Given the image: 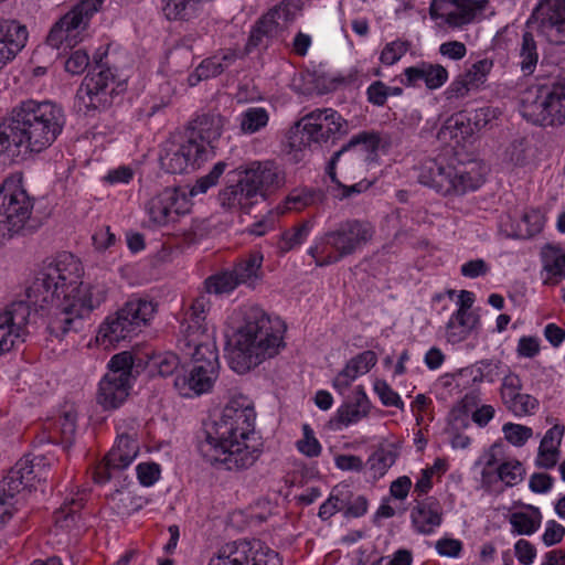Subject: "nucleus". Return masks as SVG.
<instances>
[{"instance_id": "7ed1b4c3", "label": "nucleus", "mask_w": 565, "mask_h": 565, "mask_svg": "<svg viewBox=\"0 0 565 565\" xmlns=\"http://www.w3.org/2000/svg\"><path fill=\"white\" fill-rule=\"evenodd\" d=\"M66 124L63 107L51 100L25 99L13 107L8 124L0 125L1 151L14 157L41 152L52 146Z\"/></svg>"}, {"instance_id": "09e8293b", "label": "nucleus", "mask_w": 565, "mask_h": 565, "mask_svg": "<svg viewBox=\"0 0 565 565\" xmlns=\"http://www.w3.org/2000/svg\"><path fill=\"white\" fill-rule=\"evenodd\" d=\"M492 67V60L482 58L471 64V66L461 75L466 78L470 87L476 90L487 82L488 75L490 74Z\"/></svg>"}, {"instance_id": "a19ab883", "label": "nucleus", "mask_w": 565, "mask_h": 565, "mask_svg": "<svg viewBox=\"0 0 565 565\" xmlns=\"http://www.w3.org/2000/svg\"><path fill=\"white\" fill-rule=\"evenodd\" d=\"M110 504L118 515L127 516L141 510L146 504V500L130 490L122 489L116 490L110 495Z\"/></svg>"}, {"instance_id": "bb28decb", "label": "nucleus", "mask_w": 565, "mask_h": 565, "mask_svg": "<svg viewBox=\"0 0 565 565\" xmlns=\"http://www.w3.org/2000/svg\"><path fill=\"white\" fill-rule=\"evenodd\" d=\"M130 388L131 381L115 373H106L98 385L97 403L104 409H116L125 403Z\"/></svg>"}, {"instance_id": "f704fd0d", "label": "nucleus", "mask_w": 565, "mask_h": 565, "mask_svg": "<svg viewBox=\"0 0 565 565\" xmlns=\"http://www.w3.org/2000/svg\"><path fill=\"white\" fill-rule=\"evenodd\" d=\"M370 412V401L361 386L356 388L353 402L341 405L337 412V420L343 426L355 424L366 417Z\"/></svg>"}, {"instance_id": "20e7f679", "label": "nucleus", "mask_w": 565, "mask_h": 565, "mask_svg": "<svg viewBox=\"0 0 565 565\" xmlns=\"http://www.w3.org/2000/svg\"><path fill=\"white\" fill-rule=\"evenodd\" d=\"M74 281L76 264L72 257L64 256L56 265L43 266L25 291V300L12 302L0 313V355L11 351L25 340V327L31 311L38 312L54 300L56 279Z\"/></svg>"}, {"instance_id": "72a5a7b5", "label": "nucleus", "mask_w": 565, "mask_h": 565, "mask_svg": "<svg viewBox=\"0 0 565 565\" xmlns=\"http://www.w3.org/2000/svg\"><path fill=\"white\" fill-rule=\"evenodd\" d=\"M479 315H462L454 312L446 326V338L449 343L456 344L465 341L479 328Z\"/></svg>"}, {"instance_id": "69168bd1", "label": "nucleus", "mask_w": 565, "mask_h": 565, "mask_svg": "<svg viewBox=\"0 0 565 565\" xmlns=\"http://www.w3.org/2000/svg\"><path fill=\"white\" fill-rule=\"evenodd\" d=\"M210 307L211 301L209 297H206L205 295H200L193 300L189 311L186 312L185 319L189 321H193L195 323H207L206 315L207 311L210 310Z\"/></svg>"}, {"instance_id": "79ce46f5", "label": "nucleus", "mask_w": 565, "mask_h": 565, "mask_svg": "<svg viewBox=\"0 0 565 565\" xmlns=\"http://www.w3.org/2000/svg\"><path fill=\"white\" fill-rule=\"evenodd\" d=\"M313 223L311 221H303L294 227L286 230L281 233L277 242L279 253L286 254L296 247H299L309 236Z\"/></svg>"}, {"instance_id": "338daca9", "label": "nucleus", "mask_w": 565, "mask_h": 565, "mask_svg": "<svg viewBox=\"0 0 565 565\" xmlns=\"http://www.w3.org/2000/svg\"><path fill=\"white\" fill-rule=\"evenodd\" d=\"M435 548L439 556L457 558L463 550V544L460 540L444 536L436 541Z\"/></svg>"}, {"instance_id": "a211bd4d", "label": "nucleus", "mask_w": 565, "mask_h": 565, "mask_svg": "<svg viewBox=\"0 0 565 565\" xmlns=\"http://www.w3.org/2000/svg\"><path fill=\"white\" fill-rule=\"evenodd\" d=\"M239 175L245 186L256 192L259 201H265L285 183L284 172L270 160L252 161L239 168Z\"/></svg>"}, {"instance_id": "ddd939ff", "label": "nucleus", "mask_w": 565, "mask_h": 565, "mask_svg": "<svg viewBox=\"0 0 565 565\" xmlns=\"http://www.w3.org/2000/svg\"><path fill=\"white\" fill-rule=\"evenodd\" d=\"M105 0H83L52 26L46 43L54 49H72L84 39L92 17Z\"/></svg>"}, {"instance_id": "5fc2aeb1", "label": "nucleus", "mask_w": 565, "mask_h": 565, "mask_svg": "<svg viewBox=\"0 0 565 565\" xmlns=\"http://www.w3.org/2000/svg\"><path fill=\"white\" fill-rule=\"evenodd\" d=\"M296 446L299 452L309 458L318 457L322 450L319 440L315 437V433L308 424L302 426V438L297 440Z\"/></svg>"}, {"instance_id": "f03ea898", "label": "nucleus", "mask_w": 565, "mask_h": 565, "mask_svg": "<svg viewBox=\"0 0 565 565\" xmlns=\"http://www.w3.org/2000/svg\"><path fill=\"white\" fill-rule=\"evenodd\" d=\"M231 319L242 320L228 337L227 359L232 370L244 374L264 361L276 356L285 347V324L264 309L249 306L236 309Z\"/></svg>"}, {"instance_id": "13d9d810", "label": "nucleus", "mask_w": 565, "mask_h": 565, "mask_svg": "<svg viewBox=\"0 0 565 565\" xmlns=\"http://www.w3.org/2000/svg\"><path fill=\"white\" fill-rule=\"evenodd\" d=\"M502 430L505 439L516 447H522L533 436L531 427L514 423L504 424Z\"/></svg>"}, {"instance_id": "a878e982", "label": "nucleus", "mask_w": 565, "mask_h": 565, "mask_svg": "<svg viewBox=\"0 0 565 565\" xmlns=\"http://www.w3.org/2000/svg\"><path fill=\"white\" fill-rule=\"evenodd\" d=\"M411 520L414 530L423 535H430L443 522V508L434 497L416 500L411 511Z\"/></svg>"}, {"instance_id": "ea45409f", "label": "nucleus", "mask_w": 565, "mask_h": 565, "mask_svg": "<svg viewBox=\"0 0 565 565\" xmlns=\"http://www.w3.org/2000/svg\"><path fill=\"white\" fill-rule=\"evenodd\" d=\"M269 122V113L259 106L248 107L238 116L239 131L243 135H254L264 130Z\"/></svg>"}, {"instance_id": "e2e57ef3", "label": "nucleus", "mask_w": 565, "mask_h": 565, "mask_svg": "<svg viewBox=\"0 0 565 565\" xmlns=\"http://www.w3.org/2000/svg\"><path fill=\"white\" fill-rule=\"evenodd\" d=\"M179 358L177 354L171 352H166L162 354H158L152 358L151 366L158 371V374L161 376L172 375L173 372L179 366Z\"/></svg>"}, {"instance_id": "0eeeda50", "label": "nucleus", "mask_w": 565, "mask_h": 565, "mask_svg": "<svg viewBox=\"0 0 565 565\" xmlns=\"http://www.w3.org/2000/svg\"><path fill=\"white\" fill-rule=\"evenodd\" d=\"M418 181L443 195H463L479 189L484 178L476 163L454 166L437 158L422 163Z\"/></svg>"}, {"instance_id": "2eb2a0df", "label": "nucleus", "mask_w": 565, "mask_h": 565, "mask_svg": "<svg viewBox=\"0 0 565 565\" xmlns=\"http://www.w3.org/2000/svg\"><path fill=\"white\" fill-rule=\"evenodd\" d=\"M206 159L202 146H194L184 136H180L164 142L160 164L169 173L181 174L195 170Z\"/></svg>"}, {"instance_id": "473e14b6", "label": "nucleus", "mask_w": 565, "mask_h": 565, "mask_svg": "<svg viewBox=\"0 0 565 565\" xmlns=\"http://www.w3.org/2000/svg\"><path fill=\"white\" fill-rule=\"evenodd\" d=\"M545 285H557L565 279V252L556 246L546 245L541 253Z\"/></svg>"}, {"instance_id": "4468645a", "label": "nucleus", "mask_w": 565, "mask_h": 565, "mask_svg": "<svg viewBox=\"0 0 565 565\" xmlns=\"http://www.w3.org/2000/svg\"><path fill=\"white\" fill-rule=\"evenodd\" d=\"M192 366L189 371L178 374L174 387L181 396L193 397L211 391L218 376V355L209 347L192 352Z\"/></svg>"}, {"instance_id": "4c0bfd02", "label": "nucleus", "mask_w": 565, "mask_h": 565, "mask_svg": "<svg viewBox=\"0 0 565 565\" xmlns=\"http://www.w3.org/2000/svg\"><path fill=\"white\" fill-rule=\"evenodd\" d=\"M242 546L246 551V565H281L279 555L259 540H243Z\"/></svg>"}, {"instance_id": "6e6d98bb", "label": "nucleus", "mask_w": 565, "mask_h": 565, "mask_svg": "<svg viewBox=\"0 0 565 565\" xmlns=\"http://www.w3.org/2000/svg\"><path fill=\"white\" fill-rule=\"evenodd\" d=\"M225 167L226 164L224 162H217L206 175L196 180L195 184L190 190V194L192 196L202 194L210 188L216 185L218 179L224 173Z\"/></svg>"}, {"instance_id": "6ab92c4d", "label": "nucleus", "mask_w": 565, "mask_h": 565, "mask_svg": "<svg viewBox=\"0 0 565 565\" xmlns=\"http://www.w3.org/2000/svg\"><path fill=\"white\" fill-rule=\"evenodd\" d=\"M489 6V0H433L429 7L431 19H443L451 28L472 23Z\"/></svg>"}, {"instance_id": "58836bf2", "label": "nucleus", "mask_w": 565, "mask_h": 565, "mask_svg": "<svg viewBox=\"0 0 565 565\" xmlns=\"http://www.w3.org/2000/svg\"><path fill=\"white\" fill-rule=\"evenodd\" d=\"M518 56V65L522 74L524 76L532 75L536 70L540 55L534 35L529 31L522 35Z\"/></svg>"}, {"instance_id": "4d7b16f0", "label": "nucleus", "mask_w": 565, "mask_h": 565, "mask_svg": "<svg viewBox=\"0 0 565 565\" xmlns=\"http://www.w3.org/2000/svg\"><path fill=\"white\" fill-rule=\"evenodd\" d=\"M134 366V358L132 354L128 351H124L115 354L109 363H108V372L115 373L116 375H120V377H126V380L131 381V370Z\"/></svg>"}, {"instance_id": "aec40b11", "label": "nucleus", "mask_w": 565, "mask_h": 565, "mask_svg": "<svg viewBox=\"0 0 565 565\" xmlns=\"http://www.w3.org/2000/svg\"><path fill=\"white\" fill-rule=\"evenodd\" d=\"M111 81L109 70H100L85 76L76 94L78 109L89 115L90 111L107 108L111 103Z\"/></svg>"}, {"instance_id": "37998d69", "label": "nucleus", "mask_w": 565, "mask_h": 565, "mask_svg": "<svg viewBox=\"0 0 565 565\" xmlns=\"http://www.w3.org/2000/svg\"><path fill=\"white\" fill-rule=\"evenodd\" d=\"M531 513L514 512L510 516V524L513 531L520 535H531L541 525L542 514L539 508L530 507Z\"/></svg>"}, {"instance_id": "49530a36", "label": "nucleus", "mask_w": 565, "mask_h": 565, "mask_svg": "<svg viewBox=\"0 0 565 565\" xmlns=\"http://www.w3.org/2000/svg\"><path fill=\"white\" fill-rule=\"evenodd\" d=\"M316 194L308 189H294L285 199L282 205H278L277 210L284 214L290 211H301L313 204Z\"/></svg>"}, {"instance_id": "c03bdc74", "label": "nucleus", "mask_w": 565, "mask_h": 565, "mask_svg": "<svg viewBox=\"0 0 565 565\" xmlns=\"http://www.w3.org/2000/svg\"><path fill=\"white\" fill-rule=\"evenodd\" d=\"M246 551L242 541L227 543L210 559L209 565H246Z\"/></svg>"}, {"instance_id": "de8ad7c7", "label": "nucleus", "mask_w": 565, "mask_h": 565, "mask_svg": "<svg viewBox=\"0 0 565 565\" xmlns=\"http://www.w3.org/2000/svg\"><path fill=\"white\" fill-rule=\"evenodd\" d=\"M495 473L498 479L507 487H513L523 480L525 469L519 460L512 459L502 461L495 468Z\"/></svg>"}, {"instance_id": "393cba45", "label": "nucleus", "mask_w": 565, "mask_h": 565, "mask_svg": "<svg viewBox=\"0 0 565 565\" xmlns=\"http://www.w3.org/2000/svg\"><path fill=\"white\" fill-rule=\"evenodd\" d=\"M28 35L25 25L15 20L0 18V71L25 46Z\"/></svg>"}, {"instance_id": "1a4fd4ad", "label": "nucleus", "mask_w": 565, "mask_h": 565, "mask_svg": "<svg viewBox=\"0 0 565 565\" xmlns=\"http://www.w3.org/2000/svg\"><path fill=\"white\" fill-rule=\"evenodd\" d=\"M391 145V138L387 134L360 132L333 153L326 168V173L329 178H334V168L340 163L343 180L347 182L354 181L355 178L350 175L351 168L362 169L367 163L375 162L379 150H387Z\"/></svg>"}, {"instance_id": "c9c22d12", "label": "nucleus", "mask_w": 565, "mask_h": 565, "mask_svg": "<svg viewBox=\"0 0 565 565\" xmlns=\"http://www.w3.org/2000/svg\"><path fill=\"white\" fill-rule=\"evenodd\" d=\"M263 255L259 252L250 253L246 258L238 262L231 270L238 286H254L262 277Z\"/></svg>"}, {"instance_id": "603ef678", "label": "nucleus", "mask_w": 565, "mask_h": 565, "mask_svg": "<svg viewBox=\"0 0 565 565\" xmlns=\"http://www.w3.org/2000/svg\"><path fill=\"white\" fill-rule=\"evenodd\" d=\"M223 73L222 61L218 55L205 58L195 68L194 73L189 76L191 85H195L201 79L215 77Z\"/></svg>"}, {"instance_id": "3c124183", "label": "nucleus", "mask_w": 565, "mask_h": 565, "mask_svg": "<svg viewBox=\"0 0 565 565\" xmlns=\"http://www.w3.org/2000/svg\"><path fill=\"white\" fill-rule=\"evenodd\" d=\"M337 167L334 168V170ZM333 186L331 188V192L334 198L339 200H344L351 198L353 195L360 194L366 191L371 186V182L366 180H361L359 182H353L352 184H345L341 180H339L337 172L334 171V178H330Z\"/></svg>"}, {"instance_id": "7c9ffc66", "label": "nucleus", "mask_w": 565, "mask_h": 565, "mask_svg": "<svg viewBox=\"0 0 565 565\" xmlns=\"http://www.w3.org/2000/svg\"><path fill=\"white\" fill-rule=\"evenodd\" d=\"M544 223V214L537 209H531L525 211L520 220L503 223L502 230L508 237L526 239L541 233Z\"/></svg>"}, {"instance_id": "6e6552de", "label": "nucleus", "mask_w": 565, "mask_h": 565, "mask_svg": "<svg viewBox=\"0 0 565 565\" xmlns=\"http://www.w3.org/2000/svg\"><path fill=\"white\" fill-rule=\"evenodd\" d=\"M154 312L156 305L151 300L138 297L130 298L99 326L97 341L108 347L131 338L148 326Z\"/></svg>"}, {"instance_id": "680f3d73", "label": "nucleus", "mask_w": 565, "mask_h": 565, "mask_svg": "<svg viewBox=\"0 0 565 565\" xmlns=\"http://www.w3.org/2000/svg\"><path fill=\"white\" fill-rule=\"evenodd\" d=\"M273 40L271 36L267 35V33L255 23L250 29L247 42L244 46V53L248 55L256 49H267Z\"/></svg>"}, {"instance_id": "f257e3e1", "label": "nucleus", "mask_w": 565, "mask_h": 565, "mask_svg": "<svg viewBox=\"0 0 565 565\" xmlns=\"http://www.w3.org/2000/svg\"><path fill=\"white\" fill-rule=\"evenodd\" d=\"M255 419L253 402L244 395L233 396L220 418L205 425L204 438L199 444L203 459L228 471L254 466L264 450Z\"/></svg>"}, {"instance_id": "052dcab7", "label": "nucleus", "mask_w": 565, "mask_h": 565, "mask_svg": "<svg viewBox=\"0 0 565 565\" xmlns=\"http://www.w3.org/2000/svg\"><path fill=\"white\" fill-rule=\"evenodd\" d=\"M300 10L299 0H282L278 4L270 8L268 11L275 19L281 22L285 28L286 24L292 21Z\"/></svg>"}, {"instance_id": "a18cd8bd", "label": "nucleus", "mask_w": 565, "mask_h": 565, "mask_svg": "<svg viewBox=\"0 0 565 565\" xmlns=\"http://www.w3.org/2000/svg\"><path fill=\"white\" fill-rule=\"evenodd\" d=\"M237 286L238 284L231 270L216 273L204 280V289L207 294H230Z\"/></svg>"}, {"instance_id": "0e129e2a", "label": "nucleus", "mask_w": 565, "mask_h": 565, "mask_svg": "<svg viewBox=\"0 0 565 565\" xmlns=\"http://www.w3.org/2000/svg\"><path fill=\"white\" fill-rule=\"evenodd\" d=\"M85 498L86 493L82 491L76 497L66 500L55 513L56 522L67 521L70 518H73L84 507Z\"/></svg>"}, {"instance_id": "9d476101", "label": "nucleus", "mask_w": 565, "mask_h": 565, "mask_svg": "<svg viewBox=\"0 0 565 565\" xmlns=\"http://www.w3.org/2000/svg\"><path fill=\"white\" fill-rule=\"evenodd\" d=\"M34 201L17 177L7 178L0 186V245L25 230Z\"/></svg>"}, {"instance_id": "2f4dec72", "label": "nucleus", "mask_w": 565, "mask_h": 565, "mask_svg": "<svg viewBox=\"0 0 565 565\" xmlns=\"http://www.w3.org/2000/svg\"><path fill=\"white\" fill-rule=\"evenodd\" d=\"M181 332L184 337L185 345L193 348V352H199L203 347H209L211 351L217 352L213 341L214 331L207 323H195L184 319V322L181 324Z\"/></svg>"}, {"instance_id": "dca6fc26", "label": "nucleus", "mask_w": 565, "mask_h": 565, "mask_svg": "<svg viewBox=\"0 0 565 565\" xmlns=\"http://www.w3.org/2000/svg\"><path fill=\"white\" fill-rule=\"evenodd\" d=\"M533 18L540 36L551 45H565V0H540Z\"/></svg>"}, {"instance_id": "774afa93", "label": "nucleus", "mask_w": 565, "mask_h": 565, "mask_svg": "<svg viewBox=\"0 0 565 565\" xmlns=\"http://www.w3.org/2000/svg\"><path fill=\"white\" fill-rule=\"evenodd\" d=\"M136 471L139 482L145 487L152 486L160 477V467L154 462H141Z\"/></svg>"}, {"instance_id": "864d4df0", "label": "nucleus", "mask_w": 565, "mask_h": 565, "mask_svg": "<svg viewBox=\"0 0 565 565\" xmlns=\"http://www.w3.org/2000/svg\"><path fill=\"white\" fill-rule=\"evenodd\" d=\"M411 49V43L405 40H395L387 43L380 55V61L384 65L397 63Z\"/></svg>"}, {"instance_id": "cd10ccee", "label": "nucleus", "mask_w": 565, "mask_h": 565, "mask_svg": "<svg viewBox=\"0 0 565 565\" xmlns=\"http://www.w3.org/2000/svg\"><path fill=\"white\" fill-rule=\"evenodd\" d=\"M377 362L374 351L366 350L350 359L333 380V387L343 394L359 376L366 374Z\"/></svg>"}, {"instance_id": "e433bc0d", "label": "nucleus", "mask_w": 565, "mask_h": 565, "mask_svg": "<svg viewBox=\"0 0 565 565\" xmlns=\"http://www.w3.org/2000/svg\"><path fill=\"white\" fill-rule=\"evenodd\" d=\"M77 414L73 406L63 409L58 419L55 423H50V427L54 426L50 433L47 440L52 443L57 441L60 436L61 443L71 445L75 438Z\"/></svg>"}, {"instance_id": "c756f323", "label": "nucleus", "mask_w": 565, "mask_h": 565, "mask_svg": "<svg viewBox=\"0 0 565 565\" xmlns=\"http://www.w3.org/2000/svg\"><path fill=\"white\" fill-rule=\"evenodd\" d=\"M245 181L239 177L237 183L223 189L218 194L221 205L230 211H243L248 213L260 201L256 192L245 186Z\"/></svg>"}, {"instance_id": "39448f33", "label": "nucleus", "mask_w": 565, "mask_h": 565, "mask_svg": "<svg viewBox=\"0 0 565 565\" xmlns=\"http://www.w3.org/2000/svg\"><path fill=\"white\" fill-rule=\"evenodd\" d=\"M64 256L72 257L76 264V278L74 281L57 279L54 300L47 305L51 306L47 329L56 338L64 337L68 331L82 329L84 317L105 302L109 290L105 280L79 281L81 264L72 254L63 253L44 266L56 265ZM50 289L53 291L55 286L52 285Z\"/></svg>"}, {"instance_id": "c85d7f7f", "label": "nucleus", "mask_w": 565, "mask_h": 565, "mask_svg": "<svg viewBox=\"0 0 565 565\" xmlns=\"http://www.w3.org/2000/svg\"><path fill=\"white\" fill-rule=\"evenodd\" d=\"M406 86H417L423 81L428 89L441 87L448 79L447 70L440 64L422 62L404 70Z\"/></svg>"}, {"instance_id": "f8f14e48", "label": "nucleus", "mask_w": 565, "mask_h": 565, "mask_svg": "<svg viewBox=\"0 0 565 565\" xmlns=\"http://www.w3.org/2000/svg\"><path fill=\"white\" fill-rule=\"evenodd\" d=\"M50 475V463L42 456L21 458L9 470L0 482V527L12 516V503L15 493L33 488L34 481H46Z\"/></svg>"}, {"instance_id": "412c9836", "label": "nucleus", "mask_w": 565, "mask_h": 565, "mask_svg": "<svg viewBox=\"0 0 565 565\" xmlns=\"http://www.w3.org/2000/svg\"><path fill=\"white\" fill-rule=\"evenodd\" d=\"M191 203L183 191L177 188H166L153 195L147 203L149 220L157 226L174 222L179 215L188 213Z\"/></svg>"}, {"instance_id": "5701e85b", "label": "nucleus", "mask_w": 565, "mask_h": 565, "mask_svg": "<svg viewBox=\"0 0 565 565\" xmlns=\"http://www.w3.org/2000/svg\"><path fill=\"white\" fill-rule=\"evenodd\" d=\"M522 381L515 373L503 376L500 398L505 408L518 417L529 416L539 408V399L530 394L521 393Z\"/></svg>"}, {"instance_id": "9b49d317", "label": "nucleus", "mask_w": 565, "mask_h": 565, "mask_svg": "<svg viewBox=\"0 0 565 565\" xmlns=\"http://www.w3.org/2000/svg\"><path fill=\"white\" fill-rule=\"evenodd\" d=\"M522 115L543 126L565 124V76L529 89L521 99Z\"/></svg>"}, {"instance_id": "4be33fe9", "label": "nucleus", "mask_w": 565, "mask_h": 565, "mask_svg": "<svg viewBox=\"0 0 565 565\" xmlns=\"http://www.w3.org/2000/svg\"><path fill=\"white\" fill-rule=\"evenodd\" d=\"M139 454L137 439H116L115 445L93 473L96 483H106L115 475L129 467Z\"/></svg>"}, {"instance_id": "423d86ee", "label": "nucleus", "mask_w": 565, "mask_h": 565, "mask_svg": "<svg viewBox=\"0 0 565 565\" xmlns=\"http://www.w3.org/2000/svg\"><path fill=\"white\" fill-rule=\"evenodd\" d=\"M375 233L370 221L348 218L317 238L308 254L318 267H326L362 250L373 241Z\"/></svg>"}, {"instance_id": "f3484780", "label": "nucleus", "mask_w": 565, "mask_h": 565, "mask_svg": "<svg viewBox=\"0 0 565 565\" xmlns=\"http://www.w3.org/2000/svg\"><path fill=\"white\" fill-rule=\"evenodd\" d=\"M309 140L327 142L348 131L347 120L332 108H317L305 115L299 121Z\"/></svg>"}, {"instance_id": "bf43d9fd", "label": "nucleus", "mask_w": 565, "mask_h": 565, "mask_svg": "<svg viewBox=\"0 0 565 565\" xmlns=\"http://www.w3.org/2000/svg\"><path fill=\"white\" fill-rule=\"evenodd\" d=\"M374 392L381 399L382 404L387 407H396L404 409V403L401 396L384 380L374 382Z\"/></svg>"}, {"instance_id": "8fccbe9b", "label": "nucleus", "mask_w": 565, "mask_h": 565, "mask_svg": "<svg viewBox=\"0 0 565 565\" xmlns=\"http://www.w3.org/2000/svg\"><path fill=\"white\" fill-rule=\"evenodd\" d=\"M532 146L525 138L513 140L507 148L505 157L515 167H524L532 156Z\"/></svg>"}, {"instance_id": "b1692460", "label": "nucleus", "mask_w": 565, "mask_h": 565, "mask_svg": "<svg viewBox=\"0 0 565 565\" xmlns=\"http://www.w3.org/2000/svg\"><path fill=\"white\" fill-rule=\"evenodd\" d=\"M223 125L221 115L202 114L189 124L184 137L194 146H202L203 154L209 158L214 148L213 143L221 137Z\"/></svg>"}]
</instances>
